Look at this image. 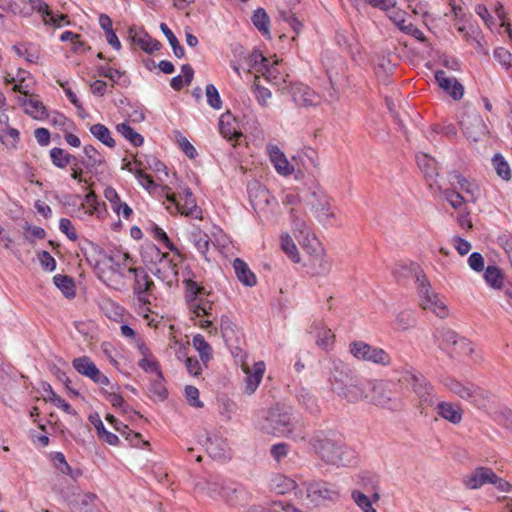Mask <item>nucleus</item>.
I'll use <instances>...</instances> for the list:
<instances>
[{
  "mask_svg": "<svg viewBox=\"0 0 512 512\" xmlns=\"http://www.w3.org/2000/svg\"><path fill=\"white\" fill-rule=\"evenodd\" d=\"M261 429L268 434L286 436L294 441L306 440V433L294 420L290 409L279 405L267 410Z\"/></svg>",
  "mask_w": 512,
  "mask_h": 512,
  "instance_id": "nucleus-1",
  "label": "nucleus"
},
{
  "mask_svg": "<svg viewBox=\"0 0 512 512\" xmlns=\"http://www.w3.org/2000/svg\"><path fill=\"white\" fill-rule=\"evenodd\" d=\"M295 495L307 501L311 507H328L336 504L341 498V489L336 483L323 479H312L301 483Z\"/></svg>",
  "mask_w": 512,
  "mask_h": 512,
  "instance_id": "nucleus-2",
  "label": "nucleus"
},
{
  "mask_svg": "<svg viewBox=\"0 0 512 512\" xmlns=\"http://www.w3.org/2000/svg\"><path fill=\"white\" fill-rule=\"evenodd\" d=\"M315 453L327 464L348 466L355 462V451L346 445L334 442L322 432H315L309 439Z\"/></svg>",
  "mask_w": 512,
  "mask_h": 512,
  "instance_id": "nucleus-3",
  "label": "nucleus"
},
{
  "mask_svg": "<svg viewBox=\"0 0 512 512\" xmlns=\"http://www.w3.org/2000/svg\"><path fill=\"white\" fill-rule=\"evenodd\" d=\"M128 273L133 274L134 277L133 293L137 299L138 313L142 314L144 318H148V313L151 312L148 308L149 298L155 284L142 267H129Z\"/></svg>",
  "mask_w": 512,
  "mask_h": 512,
  "instance_id": "nucleus-4",
  "label": "nucleus"
},
{
  "mask_svg": "<svg viewBox=\"0 0 512 512\" xmlns=\"http://www.w3.org/2000/svg\"><path fill=\"white\" fill-rule=\"evenodd\" d=\"M403 379L411 385L422 406H432L436 402L433 385L419 372L410 368L403 371Z\"/></svg>",
  "mask_w": 512,
  "mask_h": 512,
  "instance_id": "nucleus-5",
  "label": "nucleus"
},
{
  "mask_svg": "<svg viewBox=\"0 0 512 512\" xmlns=\"http://www.w3.org/2000/svg\"><path fill=\"white\" fill-rule=\"evenodd\" d=\"M349 352L360 361L371 362L381 366L391 365L390 355L382 348L372 346L364 341H352Z\"/></svg>",
  "mask_w": 512,
  "mask_h": 512,
  "instance_id": "nucleus-6",
  "label": "nucleus"
},
{
  "mask_svg": "<svg viewBox=\"0 0 512 512\" xmlns=\"http://www.w3.org/2000/svg\"><path fill=\"white\" fill-rule=\"evenodd\" d=\"M417 290L421 299V306L425 310H430L440 318H445L448 315L446 305L439 299L431 287V284L426 277L422 276L418 281Z\"/></svg>",
  "mask_w": 512,
  "mask_h": 512,
  "instance_id": "nucleus-7",
  "label": "nucleus"
},
{
  "mask_svg": "<svg viewBox=\"0 0 512 512\" xmlns=\"http://www.w3.org/2000/svg\"><path fill=\"white\" fill-rule=\"evenodd\" d=\"M166 198L182 215L194 219H202V209L197 205L196 199L189 187L181 188L178 196L168 194Z\"/></svg>",
  "mask_w": 512,
  "mask_h": 512,
  "instance_id": "nucleus-8",
  "label": "nucleus"
},
{
  "mask_svg": "<svg viewBox=\"0 0 512 512\" xmlns=\"http://www.w3.org/2000/svg\"><path fill=\"white\" fill-rule=\"evenodd\" d=\"M109 263V268L113 273L120 275L122 278H126V271L128 272L129 267H134L135 260L127 252H116L113 255H103V260H100L96 264V271L98 277L104 280V270L102 265Z\"/></svg>",
  "mask_w": 512,
  "mask_h": 512,
  "instance_id": "nucleus-9",
  "label": "nucleus"
},
{
  "mask_svg": "<svg viewBox=\"0 0 512 512\" xmlns=\"http://www.w3.org/2000/svg\"><path fill=\"white\" fill-rule=\"evenodd\" d=\"M150 250L155 257L153 275L167 284L176 281L178 276L177 265L169 258V254L162 253L156 246H151Z\"/></svg>",
  "mask_w": 512,
  "mask_h": 512,
  "instance_id": "nucleus-10",
  "label": "nucleus"
},
{
  "mask_svg": "<svg viewBox=\"0 0 512 512\" xmlns=\"http://www.w3.org/2000/svg\"><path fill=\"white\" fill-rule=\"evenodd\" d=\"M460 126L467 139L478 142L487 133V127L482 117L475 111L461 117Z\"/></svg>",
  "mask_w": 512,
  "mask_h": 512,
  "instance_id": "nucleus-11",
  "label": "nucleus"
},
{
  "mask_svg": "<svg viewBox=\"0 0 512 512\" xmlns=\"http://www.w3.org/2000/svg\"><path fill=\"white\" fill-rule=\"evenodd\" d=\"M289 93L298 107H315L321 103V97L312 88L304 83H293L289 86Z\"/></svg>",
  "mask_w": 512,
  "mask_h": 512,
  "instance_id": "nucleus-12",
  "label": "nucleus"
},
{
  "mask_svg": "<svg viewBox=\"0 0 512 512\" xmlns=\"http://www.w3.org/2000/svg\"><path fill=\"white\" fill-rule=\"evenodd\" d=\"M73 368L81 375L91 379L94 383L107 386L110 381L107 376L101 373L95 363L88 357L82 356L72 361Z\"/></svg>",
  "mask_w": 512,
  "mask_h": 512,
  "instance_id": "nucleus-13",
  "label": "nucleus"
},
{
  "mask_svg": "<svg viewBox=\"0 0 512 512\" xmlns=\"http://www.w3.org/2000/svg\"><path fill=\"white\" fill-rule=\"evenodd\" d=\"M248 194L250 203L255 211H265L276 204L275 198L268 189L258 182L248 185Z\"/></svg>",
  "mask_w": 512,
  "mask_h": 512,
  "instance_id": "nucleus-14",
  "label": "nucleus"
},
{
  "mask_svg": "<svg viewBox=\"0 0 512 512\" xmlns=\"http://www.w3.org/2000/svg\"><path fill=\"white\" fill-rule=\"evenodd\" d=\"M213 307H214V302L212 300L208 299V296H205L201 300L194 298L189 301V311L196 318H201L203 316H206L207 318L212 317L213 316ZM197 324L201 328L206 329V330L213 328V322L210 319L199 320V322Z\"/></svg>",
  "mask_w": 512,
  "mask_h": 512,
  "instance_id": "nucleus-15",
  "label": "nucleus"
},
{
  "mask_svg": "<svg viewBox=\"0 0 512 512\" xmlns=\"http://www.w3.org/2000/svg\"><path fill=\"white\" fill-rule=\"evenodd\" d=\"M367 382H370V380H361L355 376H352L348 383L344 386V389L340 390L337 395L351 403H355L362 399L368 398L369 394L368 387L366 386Z\"/></svg>",
  "mask_w": 512,
  "mask_h": 512,
  "instance_id": "nucleus-16",
  "label": "nucleus"
},
{
  "mask_svg": "<svg viewBox=\"0 0 512 512\" xmlns=\"http://www.w3.org/2000/svg\"><path fill=\"white\" fill-rule=\"evenodd\" d=\"M366 480L371 482V490L373 491L371 498L359 490L352 491L351 498L363 512H377L376 509L372 506V504L375 502H378L380 499L378 487L376 484L373 483V481H371V479L369 477L362 475L361 481H362L364 487L367 486V483H365ZM365 489H366V491H369V489H367V488H365Z\"/></svg>",
  "mask_w": 512,
  "mask_h": 512,
  "instance_id": "nucleus-17",
  "label": "nucleus"
},
{
  "mask_svg": "<svg viewBox=\"0 0 512 512\" xmlns=\"http://www.w3.org/2000/svg\"><path fill=\"white\" fill-rule=\"evenodd\" d=\"M13 90L24 95L18 97V103L25 108V113L36 120H42L47 116L46 108L40 100L33 98L27 99L26 96L28 92L23 89L21 83L15 84Z\"/></svg>",
  "mask_w": 512,
  "mask_h": 512,
  "instance_id": "nucleus-18",
  "label": "nucleus"
},
{
  "mask_svg": "<svg viewBox=\"0 0 512 512\" xmlns=\"http://www.w3.org/2000/svg\"><path fill=\"white\" fill-rule=\"evenodd\" d=\"M352 376L351 371L342 361H333L328 378L332 391L338 394Z\"/></svg>",
  "mask_w": 512,
  "mask_h": 512,
  "instance_id": "nucleus-19",
  "label": "nucleus"
},
{
  "mask_svg": "<svg viewBox=\"0 0 512 512\" xmlns=\"http://www.w3.org/2000/svg\"><path fill=\"white\" fill-rule=\"evenodd\" d=\"M496 480V474L488 467H477L464 481L466 487L478 489L485 484H491Z\"/></svg>",
  "mask_w": 512,
  "mask_h": 512,
  "instance_id": "nucleus-20",
  "label": "nucleus"
},
{
  "mask_svg": "<svg viewBox=\"0 0 512 512\" xmlns=\"http://www.w3.org/2000/svg\"><path fill=\"white\" fill-rule=\"evenodd\" d=\"M308 204L317 213L316 217L319 221H324L329 217V200L327 195L321 190H314L309 193Z\"/></svg>",
  "mask_w": 512,
  "mask_h": 512,
  "instance_id": "nucleus-21",
  "label": "nucleus"
},
{
  "mask_svg": "<svg viewBox=\"0 0 512 512\" xmlns=\"http://www.w3.org/2000/svg\"><path fill=\"white\" fill-rule=\"evenodd\" d=\"M246 496L247 492L240 485L225 480L219 500L225 501L230 506H235L239 504L240 501L245 500Z\"/></svg>",
  "mask_w": 512,
  "mask_h": 512,
  "instance_id": "nucleus-22",
  "label": "nucleus"
},
{
  "mask_svg": "<svg viewBox=\"0 0 512 512\" xmlns=\"http://www.w3.org/2000/svg\"><path fill=\"white\" fill-rule=\"evenodd\" d=\"M436 410L438 416L454 425L462 421L463 410L459 404L442 401L437 403Z\"/></svg>",
  "mask_w": 512,
  "mask_h": 512,
  "instance_id": "nucleus-23",
  "label": "nucleus"
},
{
  "mask_svg": "<svg viewBox=\"0 0 512 512\" xmlns=\"http://www.w3.org/2000/svg\"><path fill=\"white\" fill-rule=\"evenodd\" d=\"M435 79L438 85L443 90H445L453 99L458 100L463 97V86L455 78L447 77L446 73L443 70H439L435 73Z\"/></svg>",
  "mask_w": 512,
  "mask_h": 512,
  "instance_id": "nucleus-24",
  "label": "nucleus"
},
{
  "mask_svg": "<svg viewBox=\"0 0 512 512\" xmlns=\"http://www.w3.org/2000/svg\"><path fill=\"white\" fill-rule=\"evenodd\" d=\"M416 162L426 180L429 182L430 186H432L438 176L437 161L426 153H419L416 155Z\"/></svg>",
  "mask_w": 512,
  "mask_h": 512,
  "instance_id": "nucleus-25",
  "label": "nucleus"
},
{
  "mask_svg": "<svg viewBox=\"0 0 512 512\" xmlns=\"http://www.w3.org/2000/svg\"><path fill=\"white\" fill-rule=\"evenodd\" d=\"M206 450L214 459H226L228 455V444L225 439L217 434L208 435L206 439Z\"/></svg>",
  "mask_w": 512,
  "mask_h": 512,
  "instance_id": "nucleus-26",
  "label": "nucleus"
},
{
  "mask_svg": "<svg viewBox=\"0 0 512 512\" xmlns=\"http://www.w3.org/2000/svg\"><path fill=\"white\" fill-rule=\"evenodd\" d=\"M269 158L278 174L289 176L293 173L294 167L277 146H271L269 148Z\"/></svg>",
  "mask_w": 512,
  "mask_h": 512,
  "instance_id": "nucleus-27",
  "label": "nucleus"
},
{
  "mask_svg": "<svg viewBox=\"0 0 512 512\" xmlns=\"http://www.w3.org/2000/svg\"><path fill=\"white\" fill-rule=\"evenodd\" d=\"M449 181L452 186L459 188L469 195L467 200L475 202L479 196V188L474 183L470 182L460 173L454 171L449 174Z\"/></svg>",
  "mask_w": 512,
  "mask_h": 512,
  "instance_id": "nucleus-28",
  "label": "nucleus"
},
{
  "mask_svg": "<svg viewBox=\"0 0 512 512\" xmlns=\"http://www.w3.org/2000/svg\"><path fill=\"white\" fill-rule=\"evenodd\" d=\"M244 371L246 373L245 392L251 395L256 391L257 387L259 386L262 380V377L265 372V364L264 362L259 361L254 364L252 371L249 368H245Z\"/></svg>",
  "mask_w": 512,
  "mask_h": 512,
  "instance_id": "nucleus-29",
  "label": "nucleus"
},
{
  "mask_svg": "<svg viewBox=\"0 0 512 512\" xmlns=\"http://www.w3.org/2000/svg\"><path fill=\"white\" fill-rule=\"evenodd\" d=\"M368 387V394L369 397L366 398L371 403L375 405H379L382 407L389 406V403L391 401V398L389 394L385 391L383 384L378 381H371L367 382Z\"/></svg>",
  "mask_w": 512,
  "mask_h": 512,
  "instance_id": "nucleus-30",
  "label": "nucleus"
},
{
  "mask_svg": "<svg viewBox=\"0 0 512 512\" xmlns=\"http://www.w3.org/2000/svg\"><path fill=\"white\" fill-rule=\"evenodd\" d=\"M305 266L308 269V273L313 276H325L330 272L331 269V263L325 257L324 252L319 256L309 257L305 263Z\"/></svg>",
  "mask_w": 512,
  "mask_h": 512,
  "instance_id": "nucleus-31",
  "label": "nucleus"
},
{
  "mask_svg": "<svg viewBox=\"0 0 512 512\" xmlns=\"http://www.w3.org/2000/svg\"><path fill=\"white\" fill-rule=\"evenodd\" d=\"M443 385L459 398L467 401L475 384L471 382H460L455 378L447 377L442 381Z\"/></svg>",
  "mask_w": 512,
  "mask_h": 512,
  "instance_id": "nucleus-32",
  "label": "nucleus"
},
{
  "mask_svg": "<svg viewBox=\"0 0 512 512\" xmlns=\"http://www.w3.org/2000/svg\"><path fill=\"white\" fill-rule=\"evenodd\" d=\"M105 198L110 202L111 209L118 215L122 214L125 219H129L132 215V209L127 203L122 202L117 191L112 187H107L104 190Z\"/></svg>",
  "mask_w": 512,
  "mask_h": 512,
  "instance_id": "nucleus-33",
  "label": "nucleus"
},
{
  "mask_svg": "<svg viewBox=\"0 0 512 512\" xmlns=\"http://www.w3.org/2000/svg\"><path fill=\"white\" fill-rule=\"evenodd\" d=\"M394 275L398 281L402 279L414 278L415 282H417L418 279H420L425 274L419 264L415 262H408L399 264L394 270Z\"/></svg>",
  "mask_w": 512,
  "mask_h": 512,
  "instance_id": "nucleus-34",
  "label": "nucleus"
},
{
  "mask_svg": "<svg viewBox=\"0 0 512 512\" xmlns=\"http://www.w3.org/2000/svg\"><path fill=\"white\" fill-rule=\"evenodd\" d=\"M233 268L238 280L246 286L252 287L256 284V276L249 269L248 265L240 258L233 261Z\"/></svg>",
  "mask_w": 512,
  "mask_h": 512,
  "instance_id": "nucleus-35",
  "label": "nucleus"
},
{
  "mask_svg": "<svg viewBox=\"0 0 512 512\" xmlns=\"http://www.w3.org/2000/svg\"><path fill=\"white\" fill-rule=\"evenodd\" d=\"M219 130L221 135L228 140H237L242 136L236 128L235 119L231 118L229 113L224 114L219 119Z\"/></svg>",
  "mask_w": 512,
  "mask_h": 512,
  "instance_id": "nucleus-36",
  "label": "nucleus"
},
{
  "mask_svg": "<svg viewBox=\"0 0 512 512\" xmlns=\"http://www.w3.org/2000/svg\"><path fill=\"white\" fill-rule=\"evenodd\" d=\"M271 488L278 494H286L293 490L296 492L299 488H301V485L298 486L295 480L292 478L278 474L272 478Z\"/></svg>",
  "mask_w": 512,
  "mask_h": 512,
  "instance_id": "nucleus-37",
  "label": "nucleus"
},
{
  "mask_svg": "<svg viewBox=\"0 0 512 512\" xmlns=\"http://www.w3.org/2000/svg\"><path fill=\"white\" fill-rule=\"evenodd\" d=\"M132 40L135 44L140 46L142 50L149 54L158 51L161 47V43L158 40L152 38L144 31L135 33L132 36Z\"/></svg>",
  "mask_w": 512,
  "mask_h": 512,
  "instance_id": "nucleus-38",
  "label": "nucleus"
},
{
  "mask_svg": "<svg viewBox=\"0 0 512 512\" xmlns=\"http://www.w3.org/2000/svg\"><path fill=\"white\" fill-rule=\"evenodd\" d=\"M83 152L86 159H82L81 164L87 170H92L105 162L103 155L92 145L84 146Z\"/></svg>",
  "mask_w": 512,
  "mask_h": 512,
  "instance_id": "nucleus-39",
  "label": "nucleus"
},
{
  "mask_svg": "<svg viewBox=\"0 0 512 512\" xmlns=\"http://www.w3.org/2000/svg\"><path fill=\"white\" fill-rule=\"evenodd\" d=\"M435 337L439 340V347L449 353L451 348L455 346L459 335L448 328L438 329Z\"/></svg>",
  "mask_w": 512,
  "mask_h": 512,
  "instance_id": "nucleus-40",
  "label": "nucleus"
},
{
  "mask_svg": "<svg viewBox=\"0 0 512 512\" xmlns=\"http://www.w3.org/2000/svg\"><path fill=\"white\" fill-rule=\"evenodd\" d=\"M280 247L292 262L299 263L301 261L298 248L288 233L280 236Z\"/></svg>",
  "mask_w": 512,
  "mask_h": 512,
  "instance_id": "nucleus-41",
  "label": "nucleus"
},
{
  "mask_svg": "<svg viewBox=\"0 0 512 512\" xmlns=\"http://www.w3.org/2000/svg\"><path fill=\"white\" fill-rule=\"evenodd\" d=\"M292 229L294 231L295 237L299 240L304 236L311 235L310 227L307 222L300 217L298 212L295 209L290 210Z\"/></svg>",
  "mask_w": 512,
  "mask_h": 512,
  "instance_id": "nucleus-42",
  "label": "nucleus"
},
{
  "mask_svg": "<svg viewBox=\"0 0 512 512\" xmlns=\"http://www.w3.org/2000/svg\"><path fill=\"white\" fill-rule=\"evenodd\" d=\"M472 390L473 392H471V396H469L467 401L479 409H486L492 400V395L476 385H474Z\"/></svg>",
  "mask_w": 512,
  "mask_h": 512,
  "instance_id": "nucleus-43",
  "label": "nucleus"
},
{
  "mask_svg": "<svg viewBox=\"0 0 512 512\" xmlns=\"http://www.w3.org/2000/svg\"><path fill=\"white\" fill-rule=\"evenodd\" d=\"M298 241L309 257L319 256L324 252V248L321 243L313 234L304 236Z\"/></svg>",
  "mask_w": 512,
  "mask_h": 512,
  "instance_id": "nucleus-44",
  "label": "nucleus"
},
{
  "mask_svg": "<svg viewBox=\"0 0 512 512\" xmlns=\"http://www.w3.org/2000/svg\"><path fill=\"white\" fill-rule=\"evenodd\" d=\"M251 21L254 26L261 32L263 35L270 37L269 23L270 19L268 14L263 8H258L254 11Z\"/></svg>",
  "mask_w": 512,
  "mask_h": 512,
  "instance_id": "nucleus-45",
  "label": "nucleus"
},
{
  "mask_svg": "<svg viewBox=\"0 0 512 512\" xmlns=\"http://www.w3.org/2000/svg\"><path fill=\"white\" fill-rule=\"evenodd\" d=\"M50 158L52 163L58 168H65L71 164L72 160H76V156L66 152L62 148L54 147L50 150Z\"/></svg>",
  "mask_w": 512,
  "mask_h": 512,
  "instance_id": "nucleus-46",
  "label": "nucleus"
},
{
  "mask_svg": "<svg viewBox=\"0 0 512 512\" xmlns=\"http://www.w3.org/2000/svg\"><path fill=\"white\" fill-rule=\"evenodd\" d=\"M181 71L183 73V76L177 75L173 77L170 81L171 87L176 91L181 90L184 84L189 85L193 80L194 70L189 64L182 65Z\"/></svg>",
  "mask_w": 512,
  "mask_h": 512,
  "instance_id": "nucleus-47",
  "label": "nucleus"
},
{
  "mask_svg": "<svg viewBox=\"0 0 512 512\" xmlns=\"http://www.w3.org/2000/svg\"><path fill=\"white\" fill-rule=\"evenodd\" d=\"M90 133L104 145L114 148L116 143L111 136L110 130L103 124H94L90 127Z\"/></svg>",
  "mask_w": 512,
  "mask_h": 512,
  "instance_id": "nucleus-48",
  "label": "nucleus"
},
{
  "mask_svg": "<svg viewBox=\"0 0 512 512\" xmlns=\"http://www.w3.org/2000/svg\"><path fill=\"white\" fill-rule=\"evenodd\" d=\"M116 130L134 146H141L144 142L143 137L138 132H136L127 122L118 124L116 126Z\"/></svg>",
  "mask_w": 512,
  "mask_h": 512,
  "instance_id": "nucleus-49",
  "label": "nucleus"
},
{
  "mask_svg": "<svg viewBox=\"0 0 512 512\" xmlns=\"http://www.w3.org/2000/svg\"><path fill=\"white\" fill-rule=\"evenodd\" d=\"M53 282L67 298L75 296V285L70 276L57 274L53 277Z\"/></svg>",
  "mask_w": 512,
  "mask_h": 512,
  "instance_id": "nucleus-50",
  "label": "nucleus"
},
{
  "mask_svg": "<svg viewBox=\"0 0 512 512\" xmlns=\"http://www.w3.org/2000/svg\"><path fill=\"white\" fill-rule=\"evenodd\" d=\"M193 346L198 351L203 363H207L212 358V347L201 334L193 337Z\"/></svg>",
  "mask_w": 512,
  "mask_h": 512,
  "instance_id": "nucleus-51",
  "label": "nucleus"
},
{
  "mask_svg": "<svg viewBox=\"0 0 512 512\" xmlns=\"http://www.w3.org/2000/svg\"><path fill=\"white\" fill-rule=\"evenodd\" d=\"M296 397L300 405H302L310 413L318 411L317 400L314 395L306 388H300Z\"/></svg>",
  "mask_w": 512,
  "mask_h": 512,
  "instance_id": "nucleus-52",
  "label": "nucleus"
},
{
  "mask_svg": "<svg viewBox=\"0 0 512 512\" xmlns=\"http://www.w3.org/2000/svg\"><path fill=\"white\" fill-rule=\"evenodd\" d=\"M224 479L215 478L208 479L201 484V489L212 499L219 500L222 487L224 486Z\"/></svg>",
  "mask_w": 512,
  "mask_h": 512,
  "instance_id": "nucleus-53",
  "label": "nucleus"
},
{
  "mask_svg": "<svg viewBox=\"0 0 512 512\" xmlns=\"http://www.w3.org/2000/svg\"><path fill=\"white\" fill-rule=\"evenodd\" d=\"M190 240L194 244L198 252L205 256L209 250L210 238L209 236L199 229L193 231L190 235Z\"/></svg>",
  "mask_w": 512,
  "mask_h": 512,
  "instance_id": "nucleus-54",
  "label": "nucleus"
},
{
  "mask_svg": "<svg viewBox=\"0 0 512 512\" xmlns=\"http://www.w3.org/2000/svg\"><path fill=\"white\" fill-rule=\"evenodd\" d=\"M493 167L497 175L505 181L511 179V169L508 162L500 153H496L492 158Z\"/></svg>",
  "mask_w": 512,
  "mask_h": 512,
  "instance_id": "nucleus-55",
  "label": "nucleus"
},
{
  "mask_svg": "<svg viewBox=\"0 0 512 512\" xmlns=\"http://www.w3.org/2000/svg\"><path fill=\"white\" fill-rule=\"evenodd\" d=\"M484 278L495 289L503 287L504 276L502 271L496 266H488L485 270Z\"/></svg>",
  "mask_w": 512,
  "mask_h": 512,
  "instance_id": "nucleus-56",
  "label": "nucleus"
},
{
  "mask_svg": "<svg viewBox=\"0 0 512 512\" xmlns=\"http://www.w3.org/2000/svg\"><path fill=\"white\" fill-rule=\"evenodd\" d=\"M98 73L100 76L106 77L112 81L113 84L126 85L125 73L114 69L109 66H99Z\"/></svg>",
  "mask_w": 512,
  "mask_h": 512,
  "instance_id": "nucleus-57",
  "label": "nucleus"
},
{
  "mask_svg": "<svg viewBox=\"0 0 512 512\" xmlns=\"http://www.w3.org/2000/svg\"><path fill=\"white\" fill-rule=\"evenodd\" d=\"M278 14L279 17L286 22L296 34H299L303 26L302 22L295 16L288 6L278 8Z\"/></svg>",
  "mask_w": 512,
  "mask_h": 512,
  "instance_id": "nucleus-58",
  "label": "nucleus"
},
{
  "mask_svg": "<svg viewBox=\"0 0 512 512\" xmlns=\"http://www.w3.org/2000/svg\"><path fill=\"white\" fill-rule=\"evenodd\" d=\"M13 50L19 57H24L29 63H36L39 59V52L32 44L14 45Z\"/></svg>",
  "mask_w": 512,
  "mask_h": 512,
  "instance_id": "nucleus-59",
  "label": "nucleus"
},
{
  "mask_svg": "<svg viewBox=\"0 0 512 512\" xmlns=\"http://www.w3.org/2000/svg\"><path fill=\"white\" fill-rule=\"evenodd\" d=\"M160 29L163 32V34L166 36V38L174 52V55L177 58L184 57L185 51H184L183 47L180 45L176 36L171 31V29L165 23L160 24Z\"/></svg>",
  "mask_w": 512,
  "mask_h": 512,
  "instance_id": "nucleus-60",
  "label": "nucleus"
},
{
  "mask_svg": "<svg viewBox=\"0 0 512 512\" xmlns=\"http://www.w3.org/2000/svg\"><path fill=\"white\" fill-rule=\"evenodd\" d=\"M247 65L249 69L254 70L255 72H262L263 69L268 65L269 60L263 56V54L258 51L254 50L248 57H247Z\"/></svg>",
  "mask_w": 512,
  "mask_h": 512,
  "instance_id": "nucleus-61",
  "label": "nucleus"
},
{
  "mask_svg": "<svg viewBox=\"0 0 512 512\" xmlns=\"http://www.w3.org/2000/svg\"><path fill=\"white\" fill-rule=\"evenodd\" d=\"M473 351L474 348L471 342L466 338L459 336L455 346L451 348L448 354L451 357H461L465 355H470Z\"/></svg>",
  "mask_w": 512,
  "mask_h": 512,
  "instance_id": "nucleus-62",
  "label": "nucleus"
},
{
  "mask_svg": "<svg viewBox=\"0 0 512 512\" xmlns=\"http://www.w3.org/2000/svg\"><path fill=\"white\" fill-rule=\"evenodd\" d=\"M276 64L277 63L270 65V62H269L268 65L263 69V71L261 73L268 82H270L271 84H273L275 86L280 87L281 84L286 82V80H285L284 76L281 75L278 68L275 66Z\"/></svg>",
  "mask_w": 512,
  "mask_h": 512,
  "instance_id": "nucleus-63",
  "label": "nucleus"
},
{
  "mask_svg": "<svg viewBox=\"0 0 512 512\" xmlns=\"http://www.w3.org/2000/svg\"><path fill=\"white\" fill-rule=\"evenodd\" d=\"M415 319L409 311H403L396 315L393 322V328L398 331H405L413 326Z\"/></svg>",
  "mask_w": 512,
  "mask_h": 512,
  "instance_id": "nucleus-64",
  "label": "nucleus"
}]
</instances>
